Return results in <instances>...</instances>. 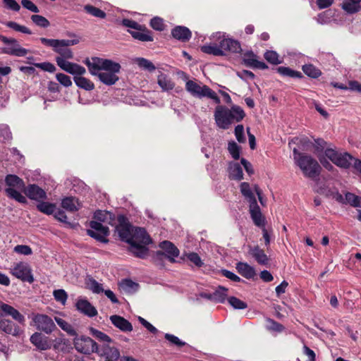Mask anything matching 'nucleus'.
Masks as SVG:
<instances>
[{
  "mask_svg": "<svg viewBox=\"0 0 361 361\" xmlns=\"http://www.w3.org/2000/svg\"><path fill=\"white\" fill-rule=\"evenodd\" d=\"M151 243L152 240L144 228H135L128 244L130 245V252L135 257L145 259L149 253V249L146 245Z\"/></svg>",
  "mask_w": 361,
  "mask_h": 361,
  "instance_id": "nucleus-1",
  "label": "nucleus"
},
{
  "mask_svg": "<svg viewBox=\"0 0 361 361\" xmlns=\"http://www.w3.org/2000/svg\"><path fill=\"white\" fill-rule=\"evenodd\" d=\"M41 42L49 47L59 54L56 58L62 59L63 60H68L73 59V53L69 48L71 46L76 45L79 43V39H56L41 37Z\"/></svg>",
  "mask_w": 361,
  "mask_h": 361,
  "instance_id": "nucleus-2",
  "label": "nucleus"
},
{
  "mask_svg": "<svg viewBox=\"0 0 361 361\" xmlns=\"http://www.w3.org/2000/svg\"><path fill=\"white\" fill-rule=\"evenodd\" d=\"M293 159L295 164L308 178H314L319 175L321 167L317 161L310 155L300 153L296 148L293 150Z\"/></svg>",
  "mask_w": 361,
  "mask_h": 361,
  "instance_id": "nucleus-3",
  "label": "nucleus"
},
{
  "mask_svg": "<svg viewBox=\"0 0 361 361\" xmlns=\"http://www.w3.org/2000/svg\"><path fill=\"white\" fill-rule=\"evenodd\" d=\"M185 90L193 97L197 98L208 97L213 99L216 104L220 103V99L216 93L207 85L201 86L192 80H188L185 83Z\"/></svg>",
  "mask_w": 361,
  "mask_h": 361,
  "instance_id": "nucleus-4",
  "label": "nucleus"
},
{
  "mask_svg": "<svg viewBox=\"0 0 361 361\" xmlns=\"http://www.w3.org/2000/svg\"><path fill=\"white\" fill-rule=\"evenodd\" d=\"M159 247L163 251H157L154 261L157 265L162 266L161 261L167 259L171 262H175V257L179 255L178 249L170 241L164 240L161 242Z\"/></svg>",
  "mask_w": 361,
  "mask_h": 361,
  "instance_id": "nucleus-5",
  "label": "nucleus"
},
{
  "mask_svg": "<svg viewBox=\"0 0 361 361\" xmlns=\"http://www.w3.org/2000/svg\"><path fill=\"white\" fill-rule=\"evenodd\" d=\"M31 318L32 322L30 324L33 325L37 330L41 332L50 334L56 329L53 319L47 314L33 313L31 315Z\"/></svg>",
  "mask_w": 361,
  "mask_h": 361,
  "instance_id": "nucleus-6",
  "label": "nucleus"
},
{
  "mask_svg": "<svg viewBox=\"0 0 361 361\" xmlns=\"http://www.w3.org/2000/svg\"><path fill=\"white\" fill-rule=\"evenodd\" d=\"M121 65L118 63L112 61V66H109V68L104 69L97 75L99 80L106 85H114L119 79L117 73L120 72Z\"/></svg>",
  "mask_w": 361,
  "mask_h": 361,
  "instance_id": "nucleus-7",
  "label": "nucleus"
},
{
  "mask_svg": "<svg viewBox=\"0 0 361 361\" xmlns=\"http://www.w3.org/2000/svg\"><path fill=\"white\" fill-rule=\"evenodd\" d=\"M10 273L23 281H27L30 283L34 281L32 269L26 262H20L14 264L13 267L11 269Z\"/></svg>",
  "mask_w": 361,
  "mask_h": 361,
  "instance_id": "nucleus-8",
  "label": "nucleus"
},
{
  "mask_svg": "<svg viewBox=\"0 0 361 361\" xmlns=\"http://www.w3.org/2000/svg\"><path fill=\"white\" fill-rule=\"evenodd\" d=\"M0 40L7 45L3 49V52L9 55L16 56H24L28 53V50L23 48L18 42L14 38H8L3 35H0Z\"/></svg>",
  "mask_w": 361,
  "mask_h": 361,
  "instance_id": "nucleus-9",
  "label": "nucleus"
},
{
  "mask_svg": "<svg viewBox=\"0 0 361 361\" xmlns=\"http://www.w3.org/2000/svg\"><path fill=\"white\" fill-rule=\"evenodd\" d=\"M74 346L75 349L83 354H90L98 352L97 343L88 336L75 337L74 338Z\"/></svg>",
  "mask_w": 361,
  "mask_h": 361,
  "instance_id": "nucleus-10",
  "label": "nucleus"
},
{
  "mask_svg": "<svg viewBox=\"0 0 361 361\" xmlns=\"http://www.w3.org/2000/svg\"><path fill=\"white\" fill-rule=\"evenodd\" d=\"M117 221L118 225L116 226V230L118 232L120 239L128 243L135 228L133 227L128 219L124 215H118Z\"/></svg>",
  "mask_w": 361,
  "mask_h": 361,
  "instance_id": "nucleus-11",
  "label": "nucleus"
},
{
  "mask_svg": "<svg viewBox=\"0 0 361 361\" xmlns=\"http://www.w3.org/2000/svg\"><path fill=\"white\" fill-rule=\"evenodd\" d=\"M91 229L87 231V233L90 237L102 243H107L109 240L106 238L109 234V230L107 226H104L102 223L97 221H92L90 223Z\"/></svg>",
  "mask_w": 361,
  "mask_h": 361,
  "instance_id": "nucleus-12",
  "label": "nucleus"
},
{
  "mask_svg": "<svg viewBox=\"0 0 361 361\" xmlns=\"http://www.w3.org/2000/svg\"><path fill=\"white\" fill-rule=\"evenodd\" d=\"M84 62L90 73L93 75H97L100 71L109 68V66H112L111 60L99 57H92L91 59H86Z\"/></svg>",
  "mask_w": 361,
  "mask_h": 361,
  "instance_id": "nucleus-13",
  "label": "nucleus"
},
{
  "mask_svg": "<svg viewBox=\"0 0 361 361\" xmlns=\"http://www.w3.org/2000/svg\"><path fill=\"white\" fill-rule=\"evenodd\" d=\"M56 62L61 69L74 76L82 75L86 73V69L83 66L68 60L56 58Z\"/></svg>",
  "mask_w": 361,
  "mask_h": 361,
  "instance_id": "nucleus-14",
  "label": "nucleus"
},
{
  "mask_svg": "<svg viewBox=\"0 0 361 361\" xmlns=\"http://www.w3.org/2000/svg\"><path fill=\"white\" fill-rule=\"evenodd\" d=\"M214 119L219 128L228 129L231 126L228 118V108L222 105L217 106L214 111Z\"/></svg>",
  "mask_w": 361,
  "mask_h": 361,
  "instance_id": "nucleus-15",
  "label": "nucleus"
},
{
  "mask_svg": "<svg viewBox=\"0 0 361 361\" xmlns=\"http://www.w3.org/2000/svg\"><path fill=\"white\" fill-rule=\"evenodd\" d=\"M243 63L252 68L265 70L268 68V66L263 61L258 60V56L252 51H247L243 56Z\"/></svg>",
  "mask_w": 361,
  "mask_h": 361,
  "instance_id": "nucleus-16",
  "label": "nucleus"
},
{
  "mask_svg": "<svg viewBox=\"0 0 361 361\" xmlns=\"http://www.w3.org/2000/svg\"><path fill=\"white\" fill-rule=\"evenodd\" d=\"M23 192L31 200L39 202L47 199L46 192L35 184H30L27 187L25 186Z\"/></svg>",
  "mask_w": 361,
  "mask_h": 361,
  "instance_id": "nucleus-17",
  "label": "nucleus"
},
{
  "mask_svg": "<svg viewBox=\"0 0 361 361\" xmlns=\"http://www.w3.org/2000/svg\"><path fill=\"white\" fill-rule=\"evenodd\" d=\"M30 342L40 350H46L51 348L49 338L41 332H35L30 336Z\"/></svg>",
  "mask_w": 361,
  "mask_h": 361,
  "instance_id": "nucleus-18",
  "label": "nucleus"
},
{
  "mask_svg": "<svg viewBox=\"0 0 361 361\" xmlns=\"http://www.w3.org/2000/svg\"><path fill=\"white\" fill-rule=\"evenodd\" d=\"M220 47L224 51V56L226 52L240 53L242 51L240 42L231 38L222 39L220 41Z\"/></svg>",
  "mask_w": 361,
  "mask_h": 361,
  "instance_id": "nucleus-19",
  "label": "nucleus"
},
{
  "mask_svg": "<svg viewBox=\"0 0 361 361\" xmlns=\"http://www.w3.org/2000/svg\"><path fill=\"white\" fill-rule=\"evenodd\" d=\"M109 319L114 326L121 331L123 332H130L133 331V325L124 317L114 314L111 315Z\"/></svg>",
  "mask_w": 361,
  "mask_h": 361,
  "instance_id": "nucleus-20",
  "label": "nucleus"
},
{
  "mask_svg": "<svg viewBox=\"0 0 361 361\" xmlns=\"http://www.w3.org/2000/svg\"><path fill=\"white\" fill-rule=\"evenodd\" d=\"M76 307L78 311L90 317H93L97 314L96 308L87 300H78L76 303Z\"/></svg>",
  "mask_w": 361,
  "mask_h": 361,
  "instance_id": "nucleus-21",
  "label": "nucleus"
},
{
  "mask_svg": "<svg viewBox=\"0 0 361 361\" xmlns=\"http://www.w3.org/2000/svg\"><path fill=\"white\" fill-rule=\"evenodd\" d=\"M0 310L4 313L5 315L11 316L14 320L17 321L20 324H24L25 317L13 307L2 302L0 305Z\"/></svg>",
  "mask_w": 361,
  "mask_h": 361,
  "instance_id": "nucleus-22",
  "label": "nucleus"
},
{
  "mask_svg": "<svg viewBox=\"0 0 361 361\" xmlns=\"http://www.w3.org/2000/svg\"><path fill=\"white\" fill-rule=\"evenodd\" d=\"M249 253L257 261L259 264L267 265L269 264V259L264 251L258 245L249 247Z\"/></svg>",
  "mask_w": 361,
  "mask_h": 361,
  "instance_id": "nucleus-23",
  "label": "nucleus"
},
{
  "mask_svg": "<svg viewBox=\"0 0 361 361\" xmlns=\"http://www.w3.org/2000/svg\"><path fill=\"white\" fill-rule=\"evenodd\" d=\"M235 269L242 276L247 279H253L256 275L254 267L246 262H239L236 263Z\"/></svg>",
  "mask_w": 361,
  "mask_h": 361,
  "instance_id": "nucleus-24",
  "label": "nucleus"
},
{
  "mask_svg": "<svg viewBox=\"0 0 361 361\" xmlns=\"http://www.w3.org/2000/svg\"><path fill=\"white\" fill-rule=\"evenodd\" d=\"M250 213L254 224L257 226L261 228L265 227V219L262 216L257 203L256 204L250 205Z\"/></svg>",
  "mask_w": 361,
  "mask_h": 361,
  "instance_id": "nucleus-25",
  "label": "nucleus"
},
{
  "mask_svg": "<svg viewBox=\"0 0 361 361\" xmlns=\"http://www.w3.org/2000/svg\"><path fill=\"white\" fill-rule=\"evenodd\" d=\"M157 83L163 92L172 90L175 87V83L172 79L161 71H159L157 76Z\"/></svg>",
  "mask_w": 361,
  "mask_h": 361,
  "instance_id": "nucleus-26",
  "label": "nucleus"
},
{
  "mask_svg": "<svg viewBox=\"0 0 361 361\" xmlns=\"http://www.w3.org/2000/svg\"><path fill=\"white\" fill-rule=\"evenodd\" d=\"M132 37L141 42H152L153 37L151 35V31L147 30L145 26H141V29L137 30L129 31Z\"/></svg>",
  "mask_w": 361,
  "mask_h": 361,
  "instance_id": "nucleus-27",
  "label": "nucleus"
},
{
  "mask_svg": "<svg viewBox=\"0 0 361 361\" xmlns=\"http://www.w3.org/2000/svg\"><path fill=\"white\" fill-rule=\"evenodd\" d=\"M172 36L182 42L188 41L191 37V32L190 30L183 26H176L171 31Z\"/></svg>",
  "mask_w": 361,
  "mask_h": 361,
  "instance_id": "nucleus-28",
  "label": "nucleus"
},
{
  "mask_svg": "<svg viewBox=\"0 0 361 361\" xmlns=\"http://www.w3.org/2000/svg\"><path fill=\"white\" fill-rule=\"evenodd\" d=\"M0 329L7 334L12 336H18L20 332V329L12 321L8 319H1L0 321Z\"/></svg>",
  "mask_w": 361,
  "mask_h": 361,
  "instance_id": "nucleus-29",
  "label": "nucleus"
},
{
  "mask_svg": "<svg viewBox=\"0 0 361 361\" xmlns=\"http://www.w3.org/2000/svg\"><path fill=\"white\" fill-rule=\"evenodd\" d=\"M61 206L63 209L71 212H77L82 207L78 200L73 197L63 198L61 202Z\"/></svg>",
  "mask_w": 361,
  "mask_h": 361,
  "instance_id": "nucleus-30",
  "label": "nucleus"
},
{
  "mask_svg": "<svg viewBox=\"0 0 361 361\" xmlns=\"http://www.w3.org/2000/svg\"><path fill=\"white\" fill-rule=\"evenodd\" d=\"M353 160L354 157L350 154L347 152L339 153L333 163L340 168L348 169Z\"/></svg>",
  "mask_w": 361,
  "mask_h": 361,
  "instance_id": "nucleus-31",
  "label": "nucleus"
},
{
  "mask_svg": "<svg viewBox=\"0 0 361 361\" xmlns=\"http://www.w3.org/2000/svg\"><path fill=\"white\" fill-rule=\"evenodd\" d=\"M5 183L8 188L23 190L25 188L24 181L16 175L8 174L5 178Z\"/></svg>",
  "mask_w": 361,
  "mask_h": 361,
  "instance_id": "nucleus-32",
  "label": "nucleus"
},
{
  "mask_svg": "<svg viewBox=\"0 0 361 361\" xmlns=\"http://www.w3.org/2000/svg\"><path fill=\"white\" fill-rule=\"evenodd\" d=\"M94 219L98 222H104L109 224H113L115 221V216L111 212L107 211L97 210L94 214Z\"/></svg>",
  "mask_w": 361,
  "mask_h": 361,
  "instance_id": "nucleus-33",
  "label": "nucleus"
},
{
  "mask_svg": "<svg viewBox=\"0 0 361 361\" xmlns=\"http://www.w3.org/2000/svg\"><path fill=\"white\" fill-rule=\"evenodd\" d=\"M240 188L242 195L249 202L250 205L256 204L257 203L255 196L253 194L252 190L248 183H241Z\"/></svg>",
  "mask_w": 361,
  "mask_h": 361,
  "instance_id": "nucleus-34",
  "label": "nucleus"
},
{
  "mask_svg": "<svg viewBox=\"0 0 361 361\" xmlns=\"http://www.w3.org/2000/svg\"><path fill=\"white\" fill-rule=\"evenodd\" d=\"M109 344L102 345V354L106 356V361L117 360L120 357L119 350L116 348L110 347Z\"/></svg>",
  "mask_w": 361,
  "mask_h": 361,
  "instance_id": "nucleus-35",
  "label": "nucleus"
},
{
  "mask_svg": "<svg viewBox=\"0 0 361 361\" xmlns=\"http://www.w3.org/2000/svg\"><path fill=\"white\" fill-rule=\"evenodd\" d=\"M75 85L85 90L90 91L94 89V83L89 79L82 75L74 76L73 78Z\"/></svg>",
  "mask_w": 361,
  "mask_h": 361,
  "instance_id": "nucleus-36",
  "label": "nucleus"
},
{
  "mask_svg": "<svg viewBox=\"0 0 361 361\" xmlns=\"http://www.w3.org/2000/svg\"><path fill=\"white\" fill-rule=\"evenodd\" d=\"M120 288L125 293L132 294L137 290L139 284L130 279H124L121 282Z\"/></svg>",
  "mask_w": 361,
  "mask_h": 361,
  "instance_id": "nucleus-37",
  "label": "nucleus"
},
{
  "mask_svg": "<svg viewBox=\"0 0 361 361\" xmlns=\"http://www.w3.org/2000/svg\"><path fill=\"white\" fill-rule=\"evenodd\" d=\"M201 51L205 54L214 56H224V51L221 49L220 44H210L204 45L201 47Z\"/></svg>",
  "mask_w": 361,
  "mask_h": 361,
  "instance_id": "nucleus-38",
  "label": "nucleus"
},
{
  "mask_svg": "<svg viewBox=\"0 0 361 361\" xmlns=\"http://www.w3.org/2000/svg\"><path fill=\"white\" fill-rule=\"evenodd\" d=\"M18 189L16 188H6L5 192L9 198L15 200L20 203H26V197L21 195V193L18 191Z\"/></svg>",
  "mask_w": 361,
  "mask_h": 361,
  "instance_id": "nucleus-39",
  "label": "nucleus"
},
{
  "mask_svg": "<svg viewBox=\"0 0 361 361\" xmlns=\"http://www.w3.org/2000/svg\"><path fill=\"white\" fill-rule=\"evenodd\" d=\"M84 11L87 13L98 18L104 19L106 16L104 11L90 4L85 5L84 6Z\"/></svg>",
  "mask_w": 361,
  "mask_h": 361,
  "instance_id": "nucleus-40",
  "label": "nucleus"
},
{
  "mask_svg": "<svg viewBox=\"0 0 361 361\" xmlns=\"http://www.w3.org/2000/svg\"><path fill=\"white\" fill-rule=\"evenodd\" d=\"M230 177L232 179L240 180L243 178V169L239 164L235 163L229 166Z\"/></svg>",
  "mask_w": 361,
  "mask_h": 361,
  "instance_id": "nucleus-41",
  "label": "nucleus"
},
{
  "mask_svg": "<svg viewBox=\"0 0 361 361\" xmlns=\"http://www.w3.org/2000/svg\"><path fill=\"white\" fill-rule=\"evenodd\" d=\"M37 209L46 214L50 215L52 214L56 209V205L53 203H50L48 202H44L42 200L39 201V202L37 204Z\"/></svg>",
  "mask_w": 361,
  "mask_h": 361,
  "instance_id": "nucleus-42",
  "label": "nucleus"
},
{
  "mask_svg": "<svg viewBox=\"0 0 361 361\" xmlns=\"http://www.w3.org/2000/svg\"><path fill=\"white\" fill-rule=\"evenodd\" d=\"M55 321L57 323V324L65 331H66L69 335L71 336H77L76 331L74 329V328L72 326L71 324L68 323L64 319L60 318V317H55Z\"/></svg>",
  "mask_w": 361,
  "mask_h": 361,
  "instance_id": "nucleus-43",
  "label": "nucleus"
},
{
  "mask_svg": "<svg viewBox=\"0 0 361 361\" xmlns=\"http://www.w3.org/2000/svg\"><path fill=\"white\" fill-rule=\"evenodd\" d=\"M277 72L283 76L290 78H302V75L300 72L292 70L288 67L281 66L276 68Z\"/></svg>",
  "mask_w": 361,
  "mask_h": 361,
  "instance_id": "nucleus-44",
  "label": "nucleus"
},
{
  "mask_svg": "<svg viewBox=\"0 0 361 361\" xmlns=\"http://www.w3.org/2000/svg\"><path fill=\"white\" fill-rule=\"evenodd\" d=\"M303 72L309 77L317 78L322 74L321 71L312 64H306L302 66Z\"/></svg>",
  "mask_w": 361,
  "mask_h": 361,
  "instance_id": "nucleus-45",
  "label": "nucleus"
},
{
  "mask_svg": "<svg viewBox=\"0 0 361 361\" xmlns=\"http://www.w3.org/2000/svg\"><path fill=\"white\" fill-rule=\"evenodd\" d=\"M228 288L224 286H219L217 289L213 293V298H214L215 302H224L227 296Z\"/></svg>",
  "mask_w": 361,
  "mask_h": 361,
  "instance_id": "nucleus-46",
  "label": "nucleus"
},
{
  "mask_svg": "<svg viewBox=\"0 0 361 361\" xmlns=\"http://www.w3.org/2000/svg\"><path fill=\"white\" fill-rule=\"evenodd\" d=\"M341 8L348 14H353L359 11L360 5L350 1H344L341 4Z\"/></svg>",
  "mask_w": 361,
  "mask_h": 361,
  "instance_id": "nucleus-47",
  "label": "nucleus"
},
{
  "mask_svg": "<svg viewBox=\"0 0 361 361\" xmlns=\"http://www.w3.org/2000/svg\"><path fill=\"white\" fill-rule=\"evenodd\" d=\"M135 61L138 66L142 69L147 70L150 72L156 69L155 66L150 61L145 58H137Z\"/></svg>",
  "mask_w": 361,
  "mask_h": 361,
  "instance_id": "nucleus-48",
  "label": "nucleus"
},
{
  "mask_svg": "<svg viewBox=\"0 0 361 361\" xmlns=\"http://www.w3.org/2000/svg\"><path fill=\"white\" fill-rule=\"evenodd\" d=\"M87 286L94 293H101L104 292L102 285L99 283L95 279L90 278L87 282Z\"/></svg>",
  "mask_w": 361,
  "mask_h": 361,
  "instance_id": "nucleus-49",
  "label": "nucleus"
},
{
  "mask_svg": "<svg viewBox=\"0 0 361 361\" xmlns=\"http://www.w3.org/2000/svg\"><path fill=\"white\" fill-rule=\"evenodd\" d=\"M264 59L270 63L278 65L281 63L279 54L274 51H267L264 54Z\"/></svg>",
  "mask_w": 361,
  "mask_h": 361,
  "instance_id": "nucleus-50",
  "label": "nucleus"
},
{
  "mask_svg": "<svg viewBox=\"0 0 361 361\" xmlns=\"http://www.w3.org/2000/svg\"><path fill=\"white\" fill-rule=\"evenodd\" d=\"M240 147L234 141H231L228 144V150L235 160L240 158Z\"/></svg>",
  "mask_w": 361,
  "mask_h": 361,
  "instance_id": "nucleus-51",
  "label": "nucleus"
},
{
  "mask_svg": "<svg viewBox=\"0 0 361 361\" xmlns=\"http://www.w3.org/2000/svg\"><path fill=\"white\" fill-rule=\"evenodd\" d=\"M68 341L63 338H56L54 341L53 347L56 350L65 351L68 347Z\"/></svg>",
  "mask_w": 361,
  "mask_h": 361,
  "instance_id": "nucleus-52",
  "label": "nucleus"
},
{
  "mask_svg": "<svg viewBox=\"0 0 361 361\" xmlns=\"http://www.w3.org/2000/svg\"><path fill=\"white\" fill-rule=\"evenodd\" d=\"M228 301L233 308L237 310H244L247 307L246 302L233 296L230 297Z\"/></svg>",
  "mask_w": 361,
  "mask_h": 361,
  "instance_id": "nucleus-53",
  "label": "nucleus"
},
{
  "mask_svg": "<svg viewBox=\"0 0 361 361\" xmlns=\"http://www.w3.org/2000/svg\"><path fill=\"white\" fill-rule=\"evenodd\" d=\"M164 338L169 342L170 345L181 348L186 345V343L180 340L177 336L171 334H165Z\"/></svg>",
  "mask_w": 361,
  "mask_h": 361,
  "instance_id": "nucleus-54",
  "label": "nucleus"
},
{
  "mask_svg": "<svg viewBox=\"0 0 361 361\" xmlns=\"http://www.w3.org/2000/svg\"><path fill=\"white\" fill-rule=\"evenodd\" d=\"M31 20L35 25L42 27H47L50 25L49 20L42 16L32 15Z\"/></svg>",
  "mask_w": 361,
  "mask_h": 361,
  "instance_id": "nucleus-55",
  "label": "nucleus"
},
{
  "mask_svg": "<svg viewBox=\"0 0 361 361\" xmlns=\"http://www.w3.org/2000/svg\"><path fill=\"white\" fill-rule=\"evenodd\" d=\"M6 25L8 27L13 29L14 30L18 31V32H20L29 34V35H30L32 33L30 30L28 29L27 27H25L24 25H20L16 22L9 21V22L6 23Z\"/></svg>",
  "mask_w": 361,
  "mask_h": 361,
  "instance_id": "nucleus-56",
  "label": "nucleus"
},
{
  "mask_svg": "<svg viewBox=\"0 0 361 361\" xmlns=\"http://www.w3.org/2000/svg\"><path fill=\"white\" fill-rule=\"evenodd\" d=\"M53 295H54V299L57 302H61L62 305H65V303L67 300V298H68V295L63 289H58V290H54Z\"/></svg>",
  "mask_w": 361,
  "mask_h": 361,
  "instance_id": "nucleus-57",
  "label": "nucleus"
},
{
  "mask_svg": "<svg viewBox=\"0 0 361 361\" xmlns=\"http://www.w3.org/2000/svg\"><path fill=\"white\" fill-rule=\"evenodd\" d=\"M326 146V142L323 139H317L314 140V153L317 155L318 157H320V154L324 152L325 147Z\"/></svg>",
  "mask_w": 361,
  "mask_h": 361,
  "instance_id": "nucleus-58",
  "label": "nucleus"
},
{
  "mask_svg": "<svg viewBox=\"0 0 361 361\" xmlns=\"http://www.w3.org/2000/svg\"><path fill=\"white\" fill-rule=\"evenodd\" d=\"M150 26L158 31H162L165 28V25L162 18L154 17L150 20Z\"/></svg>",
  "mask_w": 361,
  "mask_h": 361,
  "instance_id": "nucleus-59",
  "label": "nucleus"
},
{
  "mask_svg": "<svg viewBox=\"0 0 361 361\" xmlns=\"http://www.w3.org/2000/svg\"><path fill=\"white\" fill-rule=\"evenodd\" d=\"M231 109L232 110V112L233 113L235 122H240L245 116V111L240 106L233 105V106H231Z\"/></svg>",
  "mask_w": 361,
  "mask_h": 361,
  "instance_id": "nucleus-60",
  "label": "nucleus"
},
{
  "mask_svg": "<svg viewBox=\"0 0 361 361\" xmlns=\"http://www.w3.org/2000/svg\"><path fill=\"white\" fill-rule=\"evenodd\" d=\"M360 198L351 192H346L345 195V202L354 207H358Z\"/></svg>",
  "mask_w": 361,
  "mask_h": 361,
  "instance_id": "nucleus-61",
  "label": "nucleus"
},
{
  "mask_svg": "<svg viewBox=\"0 0 361 361\" xmlns=\"http://www.w3.org/2000/svg\"><path fill=\"white\" fill-rule=\"evenodd\" d=\"M56 78L59 81L60 84L63 85L64 87H71L72 85V81L71 80V78L63 73H57L56 75Z\"/></svg>",
  "mask_w": 361,
  "mask_h": 361,
  "instance_id": "nucleus-62",
  "label": "nucleus"
},
{
  "mask_svg": "<svg viewBox=\"0 0 361 361\" xmlns=\"http://www.w3.org/2000/svg\"><path fill=\"white\" fill-rule=\"evenodd\" d=\"M91 331H92L93 336H94L99 341L106 343V344H108V343H110L112 342L111 338L106 334H104L100 331H98L97 329H92Z\"/></svg>",
  "mask_w": 361,
  "mask_h": 361,
  "instance_id": "nucleus-63",
  "label": "nucleus"
},
{
  "mask_svg": "<svg viewBox=\"0 0 361 361\" xmlns=\"http://www.w3.org/2000/svg\"><path fill=\"white\" fill-rule=\"evenodd\" d=\"M35 66L49 73H54L56 70L55 66L50 62L35 63Z\"/></svg>",
  "mask_w": 361,
  "mask_h": 361,
  "instance_id": "nucleus-64",
  "label": "nucleus"
}]
</instances>
